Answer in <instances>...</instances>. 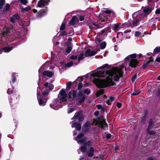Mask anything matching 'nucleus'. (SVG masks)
I'll use <instances>...</instances> for the list:
<instances>
[{"label":"nucleus","instance_id":"obj_1","mask_svg":"<svg viewBox=\"0 0 160 160\" xmlns=\"http://www.w3.org/2000/svg\"><path fill=\"white\" fill-rule=\"evenodd\" d=\"M113 68L110 71H107L106 72H103L98 71L93 74L94 77H99L98 78H94L93 80L94 83L99 88H104L107 87L114 85V82L112 78L113 77L114 80L117 81L120 77L122 76V68Z\"/></svg>","mask_w":160,"mask_h":160},{"label":"nucleus","instance_id":"obj_2","mask_svg":"<svg viewBox=\"0 0 160 160\" xmlns=\"http://www.w3.org/2000/svg\"><path fill=\"white\" fill-rule=\"evenodd\" d=\"M72 91V100L81 104L84 102L87 99V95H89L90 91Z\"/></svg>","mask_w":160,"mask_h":160},{"label":"nucleus","instance_id":"obj_3","mask_svg":"<svg viewBox=\"0 0 160 160\" xmlns=\"http://www.w3.org/2000/svg\"><path fill=\"white\" fill-rule=\"evenodd\" d=\"M87 147H90L89 149L87 151V154L88 157H92L94 156L95 150L92 147L93 142L92 140L86 141L84 144Z\"/></svg>","mask_w":160,"mask_h":160},{"label":"nucleus","instance_id":"obj_4","mask_svg":"<svg viewBox=\"0 0 160 160\" xmlns=\"http://www.w3.org/2000/svg\"><path fill=\"white\" fill-rule=\"evenodd\" d=\"M138 14V12H136L132 14L133 20L130 22V25L132 27H133L138 25L139 21L140 19V16Z\"/></svg>","mask_w":160,"mask_h":160},{"label":"nucleus","instance_id":"obj_5","mask_svg":"<svg viewBox=\"0 0 160 160\" xmlns=\"http://www.w3.org/2000/svg\"><path fill=\"white\" fill-rule=\"evenodd\" d=\"M84 118L80 111L76 112L74 116L71 118L72 120L77 119L78 122H81L83 120Z\"/></svg>","mask_w":160,"mask_h":160},{"label":"nucleus","instance_id":"obj_6","mask_svg":"<svg viewBox=\"0 0 160 160\" xmlns=\"http://www.w3.org/2000/svg\"><path fill=\"white\" fill-rule=\"evenodd\" d=\"M37 96L39 105L41 106H44L45 105V103L47 101V99L40 95L39 93H38V91H37Z\"/></svg>","mask_w":160,"mask_h":160},{"label":"nucleus","instance_id":"obj_7","mask_svg":"<svg viewBox=\"0 0 160 160\" xmlns=\"http://www.w3.org/2000/svg\"><path fill=\"white\" fill-rule=\"evenodd\" d=\"M58 97L61 101L65 102L67 101V93H66L65 91H60Z\"/></svg>","mask_w":160,"mask_h":160},{"label":"nucleus","instance_id":"obj_8","mask_svg":"<svg viewBox=\"0 0 160 160\" xmlns=\"http://www.w3.org/2000/svg\"><path fill=\"white\" fill-rule=\"evenodd\" d=\"M103 118V117L102 116L101 117L98 116L97 117V119L98 122L99 123V125H101V127L103 129L104 128V126H108L107 124L106 123L105 120H102Z\"/></svg>","mask_w":160,"mask_h":160},{"label":"nucleus","instance_id":"obj_9","mask_svg":"<svg viewBox=\"0 0 160 160\" xmlns=\"http://www.w3.org/2000/svg\"><path fill=\"white\" fill-rule=\"evenodd\" d=\"M49 2V0H40L38 3L37 6L39 8H42L48 5Z\"/></svg>","mask_w":160,"mask_h":160},{"label":"nucleus","instance_id":"obj_10","mask_svg":"<svg viewBox=\"0 0 160 160\" xmlns=\"http://www.w3.org/2000/svg\"><path fill=\"white\" fill-rule=\"evenodd\" d=\"M154 5L153 4L150 7V6H148L144 8L143 10V12L145 14L148 15L151 12L152 10L154 9Z\"/></svg>","mask_w":160,"mask_h":160},{"label":"nucleus","instance_id":"obj_11","mask_svg":"<svg viewBox=\"0 0 160 160\" xmlns=\"http://www.w3.org/2000/svg\"><path fill=\"white\" fill-rule=\"evenodd\" d=\"M97 52L90 49H88L85 52V56L86 57L92 56L95 55Z\"/></svg>","mask_w":160,"mask_h":160},{"label":"nucleus","instance_id":"obj_12","mask_svg":"<svg viewBox=\"0 0 160 160\" xmlns=\"http://www.w3.org/2000/svg\"><path fill=\"white\" fill-rule=\"evenodd\" d=\"M10 30L8 28H6L3 32L2 35V40L6 39V38H8L10 33Z\"/></svg>","mask_w":160,"mask_h":160},{"label":"nucleus","instance_id":"obj_13","mask_svg":"<svg viewBox=\"0 0 160 160\" xmlns=\"http://www.w3.org/2000/svg\"><path fill=\"white\" fill-rule=\"evenodd\" d=\"M82 123L79 122H75L72 125V128H75L78 131H80L81 129Z\"/></svg>","mask_w":160,"mask_h":160},{"label":"nucleus","instance_id":"obj_14","mask_svg":"<svg viewBox=\"0 0 160 160\" xmlns=\"http://www.w3.org/2000/svg\"><path fill=\"white\" fill-rule=\"evenodd\" d=\"M138 63V61L136 59H132L129 63V66L132 67H135Z\"/></svg>","mask_w":160,"mask_h":160},{"label":"nucleus","instance_id":"obj_15","mask_svg":"<svg viewBox=\"0 0 160 160\" xmlns=\"http://www.w3.org/2000/svg\"><path fill=\"white\" fill-rule=\"evenodd\" d=\"M53 73L51 71H47L44 72L43 73V76L44 78L47 77L51 78L53 75Z\"/></svg>","mask_w":160,"mask_h":160},{"label":"nucleus","instance_id":"obj_16","mask_svg":"<svg viewBox=\"0 0 160 160\" xmlns=\"http://www.w3.org/2000/svg\"><path fill=\"white\" fill-rule=\"evenodd\" d=\"M148 118L142 116L140 118V122L142 125H145L146 124L147 120Z\"/></svg>","mask_w":160,"mask_h":160},{"label":"nucleus","instance_id":"obj_17","mask_svg":"<svg viewBox=\"0 0 160 160\" xmlns=\"http://www.w3.org/2000/svg\"><path fill=\"white\" fill-rule=\"evenodd\" d=\"M148 126L147 128L148 129H152L153 127V121L152 118H150L148 121Z\"/></svg>","mask_w":160,"mask_h":160},{"label":"nucleus","instance_id":"obj_18","mask_svg":"<svg viewBox=\"0 0 160 160\" xmlns=\"http://www.w3.org/2000/svg\"><path fill=\"white\" fill-rule=\"evenodd\" d=\"M136 57L137 55L136 54H132L130 55H128L127 57H126L125 59V61H128L129 60L130 58H131L132 59H134V58H136Z\"/></svg>","mask_w":160,"mask_h":160},{"label":"nucleus","instance_id":"obj_19","mask_svg":"<svg viewBox=\"0 0 160 160\" xmlns=\"http://www.w3.org/2000/svg\"><path fill=\"white\" fill-rule=\"evenodd\" d=\"M44 86L47 87L49 90H52L54 88L53 85L52 84L49 83L48 82H46L44 84Z\"/></svg>","mask_w":160,"mask_h":160},{"label":"nucleus","instance_id":"obj_20","mask_svg":"<svg viewBox=\"0 0 160 160\" xmlns=\"http://www.w3.org/2000/svg\"><path fill=\"white\" fill-rule=\"evenodd\" d=\"M40 91H38V93H39V95L40 96H41L40 94L41 93L42 95L43 96L46 97L47 96L49 93V91H41V92H40Z\"/></svg>","mask_w":160,"mask_h":160},{"label":"nucleus","instance_id":"obj_21","mask_svg":"<svg viewBox=\"0 0 160 160\" xmlns=\"http://www.w3.org/2000/svg\"><path fill=\"white\" fill-rule=\"evenodd\" d=\"M121 28V25L120 24H114L113 29L115 32H117Z\"/></svg>","mask_w":160,"mask_h":160},{"label":"nucleus","instance_id":"obj_22","mask_svg":"<svg viewBox=\"0 0 160 160\" xmlns=\"http://www.w3.org/2000/svg\"><path fill=\"white\" fill-rule=\"evenodd\" d=\"M19 18V16L17 14H15L11 18V21L12 22H14L15 21Z\"/></svg>","mask_w":160,"mask_h":160},{"label":"nucleus","instance_id":"obj_23","mask_svg":"<svg viewBox=\"0 0 160 160\" xmlns=\"http://www.w3.org/2000/svg\"><path fill=\"white\" fill-rule=\"evenodd\" d=\"M87 138L86 137H82L79 140L78 142L79 143L84 144V143L87 141Z\"/></svg>","mask_w":160,"mask_h":160},{"label":"nucleus","instance_id":"obj_24","mask_svg":"<svg viewBox=\"0 0 160 160\" xmlns=\"http://www.w3.org/2000/svg\"><path fill=\"white\" fill-rule=\"evenodd\" d=\"M151 129H146V131L147 133L150 135H154L156 134V132L155 131L152 130L150 131V130Z\"/></svg>","mask_w":160,"mask_h":160},{"label":"nucleus","instance_id":"obj_25","mask_svg":"<svg viewBox=\"0 0 160 160\" xmlns=\"http://www.w3.org/2000/svg\"><path fill=\"white\" fill-rule=\"evenodd\" d=\"M105 91H98L96 94V96L97 97H98L100 95L105 93Z\"/></svg>","mask_w":160,"mask_h":160},{"label":"nucleus","instance_id":"obj_26","mask_svg":"<svg viewBox=\"0 0 160 160\" xmlns=\"http://www.w3.org/2000/svg\"><path fill=\"white\" fill-rule=\"evenodd\" d=\"M87 147L85 145H84V144L83 146L81 147L80 148V150H81V152H86L87 149Z\"/></svg>","mask_w":160,"mask_h":160},{"label":"nucleus","instance_id":"obj_27","mask_svg":"<svg viewBox=\"0 0 160 160\" xmlns=\"http://www.w3.org/2000/svg\"><path fill=\"white\" fill-rule=\"evenodd\" d=\"M12 49V47H7L4 48H3L2 49L4 50L5 52H8Z\"/></svg>","mask_w":160,"mask_h":160},{"label":"nucleus","instance_id":"obj_28","mask_svg":"<svg viewBox=\"0 0 160 160\" xmlns=\"http://www.w3.org/2000/svg\"><path fill=\"white\" fill-rule=\"evenodd\" d=\"M77 64V63L75 62H73V61H71L68 63L66 65V66L67 67H70L72 65H76Z\"/></svg>","mask_w":160,"mask_h":160},{"label":"nucleus","instance_id":"obj_29","mask_svg":"<svg viewBox=\"0 0 160 160\" xmlns=\"http://www.w3.org/2000/svg\"><path fill=\"white\" fill-rule=\"evenodd\" d=\"M85 57H86L85 56V54H84L82 53L80 54L79 55V56L78 58V62H79V61L84 58Z\"/></svg>","mask_w":160,"mask_h":160},{"label":"nucleus","instance_id":"obj_30","mask_svg":"<svg viewBox=\"0 0 160 160\" xmlns=\"http://www.w3.org/2000/svg\"><path fill=\"white\" fill-rule=\"evenodd\" d=\"M76 18V17L75 16L73 17L70 21V24L72 25H74L75 23Z\"/></svg>","mask_w":160,"mask_h":160},{"label":"nucleus","instance_id":"obj_31","mask_svg":"<svg viewBox=\"0 0 160 160\" xmlns=\"http://www.w3.org/2000/svg\"><path fill=\"white\" fill-rule=\"evenodd\" d=\"M106 42H103L101 43L100 45V47L101 49H104L106 47Z\"/></svg>","mask_w":160,"mask_h":160},{"label":"nucleus","instance_id":"obj_32","mask_svg":"<svg viewBox=\"0 0 160 160\" xmlns=\"http://www.w3.org/2000/svg\"><path fill=\"white\" fill-rule=\"evenodd\" d=\"M151 65V64H149V62H147L144 63L142 67V68L145 69L148 66Z\"/></svg>","mask_w":160,"mask_h":160},{"label":"nucleus","instance_id":"obj_33","mask_svg":"<svg viewBox=\"0 0 160 160\" xmlns=\"http://www.w3.org/2000/svg\"><path fill=\"white\" fill-rule=\"evenodd\" d=\"M102 27V26H101L95 23L93 24L92 25V28L94 29H97Z\"/></svg>","mask_w":160,"mask_h":160},{"label":"nucleus","instance_id":"obj_34","mask_svg":"<svg viewBox=\"0 0 160 160\" xmlns=\"http://www.w3.org/2000/svg\"><path fill=\"white\" fill-rule=\"evenodd\" d=\"M120 150V148L119 146L118 145H116L114 147V150L116 152H118Z\"/></svg>","mask_w":160,"mask_h":160},{"label":"nucleus","instance_id":"obj_35","mask_svg":"<svg viewBox=\"0 0 160 160\" xmlns=\"http://www.w3.org/2000/svg\"><path fill=\"white\" fill-rule=\"evenodd\" d=\"M72 85V82H69L67 84L66 88L67 90H70L71 88V85Z\"/></svg>","mask_w":160,"mask_h":160},{"label":"nucleus","instance_id":"obj_36","mask_svg":"<svg viewBox=\"0 0 160 160\" xmlns=\"http://www.w3.org/2000/svg\"><path fill=\"white\" fill-rule=\"evenodd\" d=\"M89 84V82H87L85 84L83 85L81 83H80L79 84L78 86V90L81 89L82 87L84 86L86 84Z\"/></svg>","mask_w":160,"mask_h":160},{"label":"nucleus","instance_id":"obj_37","mask_svg":"<svg viewBox=\"0 0 160 160\" xmlns=\"http://www.w3.org/2000/svg\"><path fill=\"white\" fill-rule=\"evenodd\" d=\"M22 12H24V11H27L29 10L30 9V7H26L25 8H20Z\"/></svg>","mask_w":160,"mask_h":160},{"label":"nucleus","instance_id":"obj_38","mask_svg":"<svg viewBox=\"0 0 160 160\" xmlns=\"http://www.w3.org/2000/svg\"><path fill=\"white\" fill-rule=\"evenodd\" d=\"M141 92V91H134V92L131 94L132 96H135L139 94Z\"/></svg>","mask_w":160,"mask_h":160},{"label":"nucleus","instance_id":"obj_39","mask_svg":"<svg viewBox=\"0 0 160 160\" xmlns=\"http://www.w3.org/2000/svg\"><path fill=\"white\" fill-rule=\"evenodd\" d=\"M137 74H135L132 78V82L134 83H135L137 80Z\"/></svg>","mask_w":160,"mask_h":160},{"label":"nucleus","instance_id":"obj_40","mask_svg":"<svg viewBox=\"0 0 160 160\" xmlns=\"http://www.w3.org/2000/svg\"><path fill=\"white\" fill-rule=\"evenodd\" d=\"M84 135V134L83 133H81L79 134H78L76 137V138H77L78 139H81L83 137Z\"/></svg>","mask_w":160,"mask_h":160},{"label":"nucleus","instance_id":"obj_41","mask_svg":"<svg viewBox=\"0 0 160 160\" xmlns=\"http://www.w3.org/2000/svg\"><path fill=\"white\" fill-rule=\"evenodd\" d=\"M160 52V47H156L154 50L153 52L154 53H157Z\"/></svg>","mask_w":160,"mask_h":160},{"label":"nucleus","instance_id":"obj_42","mask_svg":"<svg viewBox=\"0 0 160 160\" xmlns=\"http://www.w3.org/2000/svg\"><path fill=\"white\" fill-rule=\"evenodd\" d=\"M18 2L23 5H26L28 3L27 0H18Z\"/></svg>","mask_w":160,"mask_h":160},{"label":"nucleus","instance_id":"obj_43","mask_svg":"<svg viewBox=\"0 0 160 160\" xmlns=\"http://www.w3.org/2000/svg\"><path fill=\"white\" fill-rule=\"evenodd\" d=\"M144 115L143 116H145V117L148 118L149 112L148 110V109H146L144 110Z\"/></svg>","mask_w":160,"mask_h":160},{"label":"nucleus","instance_id":"obj_44","mask_svg":"<svg viewBox=\"0 0 160 160\" xmlns=\"http://www.w3.org/2000/svg\"><path fill=\"white\" fill-rule=\"evenodd\" d=\"M156 97L159 99H160V91H157Z\"/></svg>","mask_w":160,"mask_h":160},{"label":"nucleus","instance_id":"obj_45","mask_svg":"<svg viewBox=\"0 0 160 160\" xmlns=\"http://www.w3.org/2000/svg\"><path fill=\"white\" fill-rule=\"evenodd\" d=\"M65 27V24L64 23H62L60 27V30H63L64 29Z\"/></svg>","mask_w":160,"mask_h":160},{"label":"nucleus","instance_id":"obj_46","mask_svg":"<svg viewBox=\"0 0 160 160\" xmlns=\"http://www.w3.org/2000/svg\"><path fill=\"white\" fill-rule=\"evenodd\" d=\"M101 40L99 38H97L95 40V42L98 44H99L100 43Z\"/></svg>","mask_w":160,"mask_h":160},{"label":"nucleus","instance_id":"obj_47","mask_svg":"<svg viewBox=\"0 0 160 160\" xmlns=\"http://www.w3.org/2000/svg\"><path fill=\"white\" fill-rule=\"evenodd\" d=\"M72 50V48L70 47H68L66 50V52L68 53H69Z\"/></svg>","mask_w":160,"mask_h":160},{"label":"nucleus","instance_id":"obj_48","mask_svg":"<svg viewBox=\"0 0 160 160\" xmlns=\"http://www.w3.org/2000/svg\"><path fill=\"white\" fill-rule=\"evenodd\" d=\"M90 126V123L88 122H85V125H84V127L86 128H88V127H89Z\"/></svg>","mask_w":160,"mask_h":160},{"label":"nucleus","instance_id":"obj_49","mask_svg":"<svg viewBox=\"0 0 160 160\" xmlns=\"http://www.w3.org/2000/svg\"><path fill=\"white\" fill-rule=\"evenodd\" d=\"M140 35V32H139L137 31L135 32V36L136 37H138Z\"/></svg>","mask_w":160,"mask_h":160},{"label":"nucleus","instance_id":"obj_50","mask_svg":"<svg viewBox=\"0 0 160 160\" xmlns=\"http://www.w3.org/2000/svg\"><path fill=\"white\" fill-rule=\"evenodd\" d=\"M109 68L108 65L107 64H105L103 65L101 67V68Z\"/></svg>","mask_w":160,"mask_h":160},{"label":"nucleus","instance_id":"obj_51","mask_svg":"<svg viewBox=\"0 0 160 160\" xmlns=\"http://www.w3.org/2000/svg\"><path fill=\"white\" fill-rule=\"evenodd\" d=\"M10 8V5L8 4H7L5 7V9L7 11L9 10Z\"/></svg>","mask_w":160,"mask_h":160},{"label":"nucleus","instance_id":"obj_52","mask_svg":"<svg viewBox=\"0 0 160 160\" xmlns=\"http://www.w3.org/2000/svg\"><path fill=\"white\" fill-rule=\"evenodd\" d=\"M116 106L119 108L122 107V104L121 103L118 102L116 103Z\"/></svg>","mask_w":160,"mask_h":160},{"label":"nucleus","instance_id":"obj_53","mask_svg":"<svg viewBox=\"0 0 160 160\" xmlns=\"http://www.w3.org/2000/svg\"><path fill=\"white\" fill-rule=\"evenodd\" d=\"M72 95V91H71L70 92H69L68 95V98H72V97L71 96Z\"/></svg>","mask_w":160,"mask_h":160},{"label":"nucleus","instance_id":"obj_54","mask_svg":"<svg viewBox=\"0 0 160 160\" xmlns=\"http://www.w3.org/2000/svg\"><path fill=\"white\" fill-rule=\"evenodd\" d=\"M74 110L73 108H70L69 110H68V113H71L73 112Z\"/></svg>","mask_w":160,"mask_h":160},{"label":"nucleus","instance_id":"obj_55","mask_svg":"<svg viewBox=\"0 0 160 160\" xmlns=\"http://www.w3.org/2000/svg\"><path fill=\"white\" fill-rule=\"evenodd\" d=\"M106 138L107 139H109L111 137V135L110 133H108L106 135Z\"/></svg>","mask_w":160,"mask_h":160},{"label":"nucleus","instance_id":"obj_56","mask_svg":"<svg viewBox=\"0 0 160 160\" xmlns=\"http://www.w3.org/2000/svg\"><path fill=\"white\" fill-rule=\"evenodd\" d=\"M57 102L58 101L56 99L54 100L52 102V104H53L52 105H53L54 106L56 105V104H57Z\"/></svg>","mask_w":160,"mask_h":160},{"label":"nucleus","instance_id":"obj_57","mask_svg":"<svg viewBox=\"0 0 160 160\" xmlns=\"http://www.w3.org/2000/svg\"><path fill=\"white\" fill-rule=\"evenodd\" d=\"M96 107L98 110L101 109L102 108V105L101 104H98L96 106Z\"/></svg>","mask_w":160,"mask_h":160},{"label":"nucleus","instance_id":"obj_58","mask_svg":"<svg viewBox=\"0 0 160 160\" xmlns=\"http://www.w3.org/2000/svg\"><path fill=\"white\" fill-rule=\"evenodd\" d=\"M90 131L89 130V128H88L85 127V128L84 130V132L85 133L90 132Z\"/></svg>","mask_w":160,"mask_h":160},{"label":"nucleus","instance_id":"obj_59","mask_svg":"<svg viewBox=\"0 0 160 160\" xmlns=\"http://www.w3.org/2000/svg\"><path fill=\"white\" fill-rule=\"evenodd\" d=\"M5 2V0H0V5L2 6Z\"/></svg>","mask_w":160,"mask_h":160},{"label":"nucleus","instance_id":"obj_60","mask_svg":"<svg viewBox=\"0 0 160 160\" xmlns=\"http://www.w3.org/2000/svg\"><path fill=\"white\" fill-rule=\"evenodd\" d=\"M99 111H97L96 112H95L94 113V115L95 116H98L99 115Z\"/></svg>","mask_w":160,"mask_h":160},{"label":"nucleus","instance_id":"obj_61","mask_svg":"<svg viewBox=\"0 0 160 160\" xmlns=\"http://www.w3.org/2000/svg\"><path fill=\"white\" fill-rule=\"evenodd\" d=\"M109 100L111 102H112V101H114L115 99V98L114 97H110L109 98Z\"/></svg>","mask_w":160,"mask_h":160},{"label":"nucleus","instance_id":"obj_62","mask_svg":"<svg viewBox=\"0 0 160 160\" xmlns=\"http://www.w3.org/2000/svg\"><path fill=\"white\" fill-rule=\"evenodd\" d=\"M84 17L83 16H81L80 17L79 20L81 21H82L84 20Z\"/></svg>","mask_w":160,"mask_h":160},{"label":"nucleus","instance_id":"obj_63","mask_svg":"<svg viewBox=\"0 0 160 160\" xmlns=\"http://www.w3.org/2000/svg\"><path fill=\"white\" fill-rule=\"evenodd\" d=\"M155 61L158 62H160V57H158L156 58Z\"/></svg>","mask_w":160,"mask_h":160},{"label":"nucleus","instance_id":"obj_64","mask_svg":"<svg viewBox=\"0 0 160 160\" xmlns=\"http://www.w3.org/2000/svg\"><path fill=\"white\" fill-rule=\"evenodd\" d=\"M155 13L157 14H159L160 13V9H157L155 12Z\"/></svg>","mask_w":160,"mask_h":160}]
</instances>
